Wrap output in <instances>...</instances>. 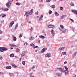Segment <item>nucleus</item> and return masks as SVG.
Returning a JSON list of instances; mask_svg holds the SVG:
<instances>
[{"instance_id": "obj_1", "label": "nucleus", "mask_w": 77, "mask_h": 77, "mask_svg": "<svg viewBox=\"0 0 77 77\" xmlns=\"http://www.w3.org/2000/svg\"><path fill=\"white\" fill-rule=\"evenodd\" d=\"M33 12V10H31L30 11H26L25 13V15L26 17H27L30 15H32V13Z\"/></svg>"}, {"instance_id": "obj_2", "label": "nucleus", "mask_w": 77, "mask_h": 77, "mask_svg": "<svg viewBox=\"0 0 77 77\" xmlns=\"http://www.w3.org/2000/svg\"><path fill=\"white\" fill-rule=\"evenodd\" d=\"M65 75H67L68 73V68H67V67L66 66H65Z\"/></svg>"}, {"instance_id": "obj_3", "label": "nucleus", "mask_w": 77, "mask_h": 77, "mask_svg": "<svg viewBox=\"0 0 77 77\" xmlns=\"http://www.w3.org/2000/svg\"><path fill=\"white\" fill-rule=\"evenodd\" d=\"M3 49V52L4 51H7V50H8V48L7 47H2Z\"/></svg>"}, {"instance_id": "obj_4", "label": "nucleus", "mask_w": 77, "mask_h": 77, "mask_svg": "<svg viewBox=\"0 0 77 77\" xmlns=\"http://www.w3.org/2000/svg\"><path fill=\"white\" fill-rule=\"evenodd\" d=\"M57 69L58 70H60L61 71H62V72H65L64 69L61 68H57Z\"/></svg>"}, {"instance_id": "obj_5", "label": "nucleus", "mask_w": 77, "mask_h": 77, "mask_svg": "<svg viewBox=\"0 0 77 77\" xmlns=\"http://www.w3.org/2000/svg\"><path fill=\"white\" fill-rule=\"evenodd\" d=\"M12 38L14 41H16L17 40V38L14 35H12Z\"/></svg>"}, {"instance_id": "obj_6", "label": "nucleus", "mask_w": 77, "mask_h": 77, "mask_svg": "<svg viewBox=\"0 0 77 77\" xmlns=\"http://www.w3.org/2000/svg\"><path fill=\"white\" fill-rule=\"evenodd\" d=\"M59 29L60 30V31H62V30H63V33H65V32H66V29H60V28H59Z\"/></svg>"}, {"instance_id": "obj_7", "label": "nucleus", "mask_w": 77, "mask_h": 77, "mask_svg": "<svg viewBox=\"0 0 77 77\" xmlns=\"http://www.w3.org/2000/svg\"><path fill=\"white\" fill-rule=\"evenodd\" d=\"M14 21H12L11 22L10 25H9V27H12L13 24H14Z\"/></svg>"}, {"instance_id": "obj_8", "label": "nucleus", "mask_w": 77, "mask_h": 77, "mask_svg": "<svg viewBox=\"0 0 77 77\" xmlns=\"http://www.w3.org/2000/svg\"><path fill=\"white\" fill-rule=\"evenodd\" d=\"M46 50V48H43L42 50L41 53H43L45 52V51Z\"/></svg>"}, {"instance_id": "obj_9", "label": "nucleus", "mask_w": 77, "mask_h": 77, "mask_svg": "<svg viewBox=\"0 0 77 77\" xmlns=\"http://www.w3.org/2000/svg\"><path fill=\"white\" fill-rule=\"evenodd\" d=\"M48 27L49 28H52L53 27H54V26L52 25H49L48 26Z\"/></svg>"}, {"instance_id": "obj_10", "label": "nucleus", "mask_w": 77, "mask_h": 77, "mask_svg": "<svg viewBox=\"0 0 77 77\" xmlns=\"http://www.w3.org/2000/svg\"><path fill=\"white\" fill-rule=\"evenodd\" d=\"M65 17H66V15H64L61 16L60 17V18L61 20H63V18Z\"/></svg>"}, {"instance_id": "obj_11", "label": "nucleus", "mask_w": 77, "mask_h": 77, "mask_svg": "<svg viewBox=\"0 0 77 77\" xmlns=\"http://www.w3.org/2000/svg\"><path fill=\"white\" fill-rule=\"evenodd\" d=\"M51 32L53 36H54V32L53 31V29L51 30Z\"/></svg>"}, {"instance_id": "obj_12", "label": "nucleus", "mask_w": 77, "mask_h": 77, "mask_svg": "<svg viewBox=\"0 0 77 77\" xmlns=\"http://www.w3.org/2000/svg\"><path fill=\"white\" fill-rule=\"evenodd\" d=\"M6 68L7 69H10L12 68V67L10 66H6Z\"/></svg>"}, {"instance_id": "obj_13", "label": "nucleus", "mask_w": 77, "mask_h": 77, "mask_svg": "<svg viewBox=\"0 0 77 77\" xmlns=\"http://www.w3.org/2000/svg\"><path fill=\"white\" fill-rule=\"evenodd\" d=\"M42 18H43V15H42L41 17L39 18V21H41L42 19Z\"/></svg>"}, {"instance_id": "obj_14", "label": "nucleus", "mask_w": 77, "mask_h": 77, "mask_svg": "<svg viewBox=\"0 0 77 77\" xmlns=\"http://www.w3.org/2000/svg\"><path fill=\"white\" fill-rule=\"evenodd\" d=\"M26 54V53L24 52H23L21 54V56L22 57H23Z\"/></svg>"}, {"instance_id": "obj_15", "label": "nucleus", "mask_w": 77, "mask_h": 77, "mask_svg": "<svg viewBox=\"0 0 77 77\" xmlns=\"http://www.w3.org/2000/svg\"><path fill=\"white\" fill-rule=\"evenodd\" d=\"M45 56L47 57H50V55L49 54H46Z\"/></svg>"}, {"instance_id": "obj_16", "label": "nucleus", "mask_w": 77, "mask_h": 77, "mask_svg": "<svg viewBox=\"0 0 77 77\" xmlns=\"http://www.w3.org/2000/svg\"><path fill=\"white\" fill-rule=\"evenodd\" d=\"M39 37L40 38H42V39H44L45 38V36L42 35L39 36Z\"/></svg>"}, {"instance_id": "obj_17", "label": "nucleus", "mask_w": 77, "mask_h": 77, "mask_svg": "<svg viewBox=\"0 0 77 77\" xmlns=\"http://www.w3.org/2000/svg\"><path fill=\"white\" fill-rule=\"evenodd\" d=\"M65 48V47H63L62 48H59V50H63Z\"/></svg>"}, {"instance_id": "obj_18", "label": "nucleus", "mask_w": 77, "mask_h": 77, "mask_svg": "<svg viewBox=\"0 0 77 77\" xmlns=\"http://www.w3.org/2000/svg\"><path fill=\"white\" fill-rule=\"evenodd\" d=\"M9 6H10V2H8L7 4V7H9Z\"/></svg>"}, {"instance_id": "obj_19", "label": "nucleus", "mask_w": 77, "mask_h": 77, "mask_svg": "<svg viewBox=\"0 0 77 77\" xmlns=\"http://www.w3.org/2000/svg\"><path fill=\"white\" fill-rule=\"evenodd\" d=\"M10 57H14V54L12 53L10 54Z\"/></svg>"}, {"instance_id": "obj_20", "label": "nucleus", "mask_w": 77, "mask_h": 77, "mask_svg": "<svg viewBox=\"0 0 77 77\" xmlns=\"http://www.w3.org/2000/svg\"><path fill=\"white\" fill-rule=\"evenodd\" d=\"M34 37L33 36H32L31 37H30L29 38V40L30 41H32Z\"/></svg>"}, {"instance_id": "obj_21", "label": "nucleus", "mask_w": 77, "mask_h": 77, "mask_svg": "<svg viewBox=\"0 0 77 77\" xmlns=\"http://www.w3.org/2000/svg\"><path fill=\"white\" fill-rule=\"evenodd\" d=\"M18 23H17L16 25L15 26V30H16L17 28H18Z\"/></svg>"}, {"instance_id": "obj_22", "label": "nucleus", "mask_w": 77, "mask_h": 77, "mask_svg": "<svg viewBox=\"0 0 77 77\" xmlns=\"http://www.w3.org/2000/svg\"><path fill=\"white\" fill-rule=\"evenodd\" d=\"M3 47H0V51L3 52Z\"/></svg>"}, {"instance_id": "obj_23", "label": "nucleus", "mask_w": 77, "mask_h": 77, "mask_svg": "<svg viewBox=\"0 0 77 77\" xmlns=\"http://www.w3.org/2000/svg\"><path fill=\"white\" fill-rule=\"evenodd\" d=\"M11 65H12V66H14V67H15V68H17V66L15 65L13 63L11 64Z\"/></svg>"}, {"instance_id": "obj_24", "label": "nucleus", "mask_w": 77, "mask_h": 77, "mask_svg": "<svg viewBox=\"0 0 77 77\" xmlns=\"http://www.w3.org/2000/svg\"><path fill=\"white\" fill-rule=\"evenodd\" d=\"M55 15L56 16H59V13H57V12H55Z\"/></svg>"}, {"instance_id": "obj_25", "label": "nucleus", "mask_w": 77, "mask_h": 77, "mask_svg": "<svg viewBox=\"0 0 77 77\" xmlns=\"http://www.w3.org/2000/svg\"><path fill=\"white\" fill-rule=\"evenodd\" d=\"M57 75H58V76H60L61 75V74L60 73H56Z\"/></svg>"}, {"instance_id": "obj_26", "label": "nucleus", "mask_w": 77, "mask_h": 77, "mask_svg": "<svg viewBox=\"0 0 77 77\" xmlns=\"http://www.w3.org/2000/svg\"><path fill=\"white\" fill-rule=\"evenodd\" d=\"M30 45H31V46H32V47H34L35 46V45L33 44H30Z\"/></svg>"}, {"instance_id": "obj_27", "label": "nucleus", "mask_w": 77, "mask_h": 77, "mask_svg": "<svg viewBox=\"0 0 77 77\" xmlns=\"http://www.w3.org/2000/svg\"><path fill=\"white\" fill-rule=\"evenodd\" d=\"M76 54H77V53L75 52V54L72 55V56L73 57H74L76 56Z\"/></svg>"}, {"instance_id": "obj_28", "label": "nucleus", "mask_w": 77, "mask_h": 77, "mask_svg": "<svg viewBox=\"0 0 77 77\" xmlns=\"http://www.w3.org/2000/svg\"><path fill=\"white\" fill-rule=\"evenodd\" d=\"M16 52H17V53L20 52V49L18 48H17L16 49Z\"/></svg>"}, {"instance_id": "obj_29", "label": "nucleus", "mask_w": 77, "mask_h": 77, "mask_svg": "<svg viewBox=\"0 0 77 77\" xmlns=\"http://www.w3.org/2000/svg\"><path fill=\"white\" fill-rule=\"evenodd\" d=\"M72 11L73 13H75V14L76 12V11L75 10H72Z\"/></svg>"}, {"instance_id": "obj_30", "label": "nucleus", "mask_w": 77, "mask_h": 77, "mask_svg": "<svg viewBox=\"0 0 77 77\" xmlns=\"http://www.w3.org/2000/svg\"><path fill=\"white\" fill-rule=\"evenodd\" d=\"M62 54L63 55H65L66 54V53L65 52H62Z\"/></svg>"}, {"instance_id": "obj_31", "label": "nucleus", "mask_w": 77, "mask_h": 77, "mask_svg": "<svg viewBox=\"0 0 77 77\" xmlns=\"http://www.w3.org/2000/svg\"><path fill=\"white\" fill-rule=\"evenodd\" d=\"M53 12H52V11H49V15H50V14H52V13Z\"/></svg>"}, {"instance_id": "obj_32", "label": "nucleus", "mask_w": 77, "mask_h": 77, "mask_svg": "<svg viewBox=\"0 0 77 77\" xmlns=\"http://www.w3.org/2000/svg\"><path fill=\"white\" fill-rule=\"evenodd\" d=\"M22 63L23 64V65H25L26 64V62H25V61H23L22 62Z\"/></svg>"}, {"instance_id": "obj_33", "label": "nucleus", "mask_w": 77, "mask_h": 77, "mask_svg": "<svg viewBox=\"0 0 77 77\" xmlns=\"http://www.w3.org/2000/svg\"><path fill=\"white\" fill-rule=\"evenodd\" d=\"M60 27L62 29H63V26L62 25H60Z\"/></svg>"}, {"instance_id": "obj_34", "label": "nucleus", "mask_w": 77, "mask_h": 77, "mask_svg": "<svg viewBox=\"0 0 77 77\" xmlns=\"http://www.w3.org/2000/svg\"><path fill=\"white\" fill-rule=\"evenodd\" d=\"M51 1V0H47L46 1V2H47L48 3H49Z\"/></svg>"}, {"instance_id": "obj_35", "label": "nucleus", "mask_w": 77, "mask_h": 77, "mask_svg": "<svg viewBox=\"0 0 77 77\" xmlns=\"http://www.w3.org/2000/svg\"><path fill=\"white\" fill-rule=\"evenodd\" d=\"M5 17H6V14H3L2 17V18H4Z\"/></svg>"}, {"instance_id": "obj_36", "label": "nucleus", "mask_w": 77, "mask_h": 77, "mask_svg": "<svg viewBox=\"0 0 77 77\" xmlns=\"http://www.w3.org/2000/svg\"><path fill=\"white\" fill-rule=\"evenodd\" d=\"M70 20L72 22V23H74V20H73L72 19H70Z\"/></svg>"}, {"instance_id": "obj_37", "label": "nucleus", "mask_w": 77, "mask_h": 77, "mask_svg": "<svg viewBox=\"0 0 77 77\" xmlns=\"http://www.w3.org/2000/svg\"><path fill=\"white\" fill-rule=\"evenodd\" d=\"M9 45L11 46V47H13L14 44H10Z\"/></svg>"}, {"instance_id": "obj_38", "label": "nucleus", "mask_w": 77, "mask_h": 77, "mask_svg": "<svg viewBox=\"0 0 77 77\" xmlns=\"http://www.w3.org/2000/svg\"><path fill=\"white\" fill-rule=\"evenodd\" d=\"M0 74H2V75L4 74V73L2 72H0Z\"/></svg>"}, {"instance_id": "obj_39", "label": "nucleus", "mask_w": 77, "mask_h": 77, "mask_svg": "<svg viewBox=\"0 0 77 77\" xmlns=\"http://www.w3.org/2000/svg\"><path fill=\"white\" fill-rule=\"evenodd\" d=\"M23 36V34H21L20 35L19 38H21Z\"/></svg>"}, {"instance_id": "obj_40", "label": "nucleus", "mask_w": 77, "mask_h": 77, "mask_svg": "<svg viewBox=\"0 0 77 77\" xmlns=\"http://www.w3.org/2000/svg\"><path fill=\"white\" fill-rule=\"evenodd\" d=\"M38 11H37V12H35V14L36 15H38Z\"/></svg>"}, {"instance_id": "obj_41", "label": "nucleus", "mask_w": 77, "mask_h": 77, "mask_svg": "<svg viewBox=\"0 0 77 77\" xmlns=\"http://www.w3.org/2000/svg\"><path fill=\"white\" fill-rule=\"evenodd\" d=\"M9 75H11V76H12L13 75V74L11 73H9Z\"/></svg>"}, {"instance_id": "obj_42", "label": "nucleus", "mask_w": 77, "mask_h": 77, "mask_svg": "<svg viewBox=\"0 0 77 77\" xmlns=\"http://www.w3.org/2000/svg\"><path fill=\"white\" fill-rule=\"evenodd\" d=\"M0 59H1V60L3 59V57H2L1 55H0Z\"/></svg>"}, {"instance_id": "obj_43", "label": "nucleus", "mask_w": 77, "mask_h": 77, "mask_svg": "<svg viewBox=\"0 0 77 77\" xmlns=\"http://www.w3.org/2000/svg\"><path fill=\"white\" fill-rule=\"evenodd\" d=\"M70 5H71V6H73L74 5V4L72 3V2H71L70 3Z\"/></svg>"}, {"instance_id": "obj_44", "label": "nucleus", "mask_w": 77, "mask_h": 77, "mask_svg": "<svg viewBox=\"0 0 77 77\" xmlns=\"http://www.w3.org/2000/svg\"><path fill=\"white\" fill-rule=\"evenodd\" d=\"M17 5H20V3H18V2H17L16 3Z\"/></svg>"}, {"instance_id": "obj_45", "label": "nucleus", "mask_w": 77, "mask_h": 77, "mask_svg": "<svg viewBox=\"0 0 77 77\" xmlns=\"http://www.w3.org/2000/svg\"><path fill=\"white\" fill-rule=\"evenodd\" d=\"M13 47H17V46L16 45H13Z\"/></svg>"}, {"instance_id": "obj_46", "label": "nucleus", "mask_w": 77, "mask_h": 77, "mask_svg": "<svg viewBox=\"0 0 77 77\" xmlns=\"http://www.w3.org/2000/svg\"><path fill=\"white\" fill-rule=\"evenodd\" d=\"M30 30H31V31H32V30H33V28L32 27H31L30 28Z\"/></svg>"}, {"instance_id": "obj_47", "label": "nucleus", "mask_w": 77, "mask_h": 77, "mask_svg": "<svg viewBox=\"0 0 77 77\" xmlns=\"http://www.w3.org/2000/svg\"><path fill=\"white\" fill-rule=\"evenodd\" d=\"M52 7H53V9H54V8H55V5H52Z\"/></svg>"}, {"instance_id": "obj_48", "label": "nucleus", "mask_w": 77, "mask_h": 77, "mask_svg": "<svg viewBox=\"0 0 77 77\" xmlns=\"http://www.w3.org/2000/svg\"><path fill=\"white\" fill-rule=\"evenodd\" d=\"M3 33V32L2 31H0V34H2Z\"/></svg>"}, {"instance_id": "obj_49", "label": "nucleus", "mask_w": 77, "mask_h": 77, "mask_svg": "<svg viewBox=\"0 0 77 77\" xmlns=\"http://www.w3.org/2000/svg\"><path fill=\"white\" fill-rule=\"evenodd\" d=\"M38 46H35L34 47V48H38Z\"/></svg>"}, {"instance_id": "obj_50", "label": "nucleus", "mask_w": 77, "mask_h": 77, "mask_svg": "<svg viewBox=\"0 0 77 77\" xmlns=\"http://www.w3.org/2000/svg\"><path fill=\"white\" fill-rule=\"evenodd\" d=\"M66 63H67V62L65 61L64 63V64H66Z\"/></svg>"}, {"instance_id": "obj_51", "label": "nucleus", "mask_w": 77, "mask_h": 77, "mask_svg": "<svg viewBox=\"0 0 77 77\" xmlns=\"http://www.w3.org/2000/svg\"><path fill=\"white\" fill-rule=\"evenodd\" d=\"M13 1V0H10L9 2H10V3H11V2H12V1Z\"/></svg>"}, {"instance_id": "obj_52", "label": "nucleus", "mask_w": 77, "mask_h": 77, "mask_svg": "<svg viewBox=\"0 0 77 77\" xmlns=\"http://www.w3.org/2000/svg\"><path fill=\"white\" fill-rule=\"evenodd\" d=\"M30 77H32V73H31L30 74Z\"/></svg>"}, {"instance_id": "obj_53", "label": "nucleus", "mask_w": 77, "mask_h": 77, "mask_svg": "<svg viewBox=\"0 0 77 77\" xmlns=\"http://www.w3.org/2000/svg\"><path fill=\"white\" fill-rule=\"evenodd\" d=\"M35 68V66H33L32 67V69H34V68Z\"/></svg>"}, {"instance_id": "obj_54", "label": "nucleus", "mask_w": 77, "mask_h": 77, "mask_svg": "<svg viewBox=\"0 0 77 77\" xmlns=\"http://www.w3.org/2000/svg\"><path fill=\"white\" fill-rule=\"evenodd\" d=\"M63 7H60V9H61V10H62V9H63Z\"/></svg>"}, {"instance_id": "obj_55", "label": "nucleus", "mask_w": 77, "mask_h": 77, "mask_svg": "<svg viewBox=\"0 0 77 77\" xmlns=\"http://www.w3.org/2000/svg\"><path fill=\"white\" fill-rule=\"evenodd\" d=\"M4 10H9V9L7 8L6 9H4Z\"/></svg>"}, {"instance_id": "obj_56", "label": "nucleus", "mask_w": 77, "mask_h": 77, "mask_svg": "<svg viewBox=\"0 0 77 77\" xmlns=\"http://www.w3.org/2000/svg\"><path fill=\"white\" fill-rule=\"evenodd\" d=\"M51 8H53V5H51Z\"/></svg>"}, {"instance_id": "obj_57", "label": "nucleus", "mask_w": 77, "mask_h": 77, "mask_svg": "<svg viewBox=\"0 0 77 77\" xmlns=\"http://www.w3.org/2000/svg\"><path fill=\"white\" fill-rule=\"evenodd\" d=\"M42 2H43L42 0H41V1H40V2H41V3Z\"/></svg>"}, {"instance_id": "obj_58", "label": "nucleus", "mask_w": 77, "mask_h": 77, "mask_svg": "<svg viewBox=\"0 0 77 77\" xmlns=\"http://www.w3.org/2000/svg\"><path fill=\"white\" fill-rule=\"evenodd\" d=\"M47 45H48V46L49 45V44H48V43H47Z\"/></svg>"}, {"instance_id": "obj_59", "label": "nucleus", "mask_w": 77, "mask_h": 77, "mask_svg": "<svg viewBox=\"0 0 77 77\" xmlns=\"http://www.w3.org/2000/svg\"><path fill=\"white\" fill-rule=\"evenodd\" d=\"M21 59H22L21 58H20V61H21Z\"/></svg>"}, {"instance_id": "obj_60", "label": "nucleus", "mask_w": 77, "mask_h": 77, "mask_svg": "<svg viewBox=\"0 0 77 77\" xmlns=\"http://www.w3.org/2000/svg\"><path fill=\"white\" fill-rule=\"evenodd\" d=\"M39 6L40 7H41V4H40V5H39Z\"/></svg>"}, {"instance_id": "obj_61", "label": "nucleus", "mask_w": 77, "mask_h": 77, "mask_svg": "<svg viewBox=\"0 0 77 77\" xmlns=\"http://www.w3.org/2000/svg\"><path fill=\"white\" fill-rule=\"evenodd\" d=\"M39 18V16H38L37 17V18Z\"/></svg>"}, {"instance_id": "obj_62", "label": "nucleus", "mask_w": 77, "mask_h": 77, "mask_svg": "<svg viewBox=\"0 0 77 77\" xmlns=\"http://www.w3.org/2000/svg\"><path fill=\"white\" fill-rule=\"evenodd\" d=\"M12 49H13V48L12 47L11 48V50H12Z\"/></svg>"}, {"instance_id": "obj_63", "label": "nucleus", "mask_w": 77, "mask_h": 77, "mask_svg": "<svg viewBox=\"0 0 77 77\" xmlns=\"http://www.w3.org/2000/svg\"><path fill=\"white\" fill-rule=\"evenodd\" d=\"M37 51H38V50H36L35 51V52H37Z\"/></svg>"}, {"instance_id": "obj_64", "label": "nucleus", "mask_w": 77, "mask_h": 77, "mask_svg": "<svg viewBox=\"0 0 77 77\" xmlns=\"http://www.w3.org/2000/svg\"><path fill=\"white\" fill-rule=\"evenodd\" d=\"M75 14H77V11H76Z\"/></svg>"}]
</instances>
